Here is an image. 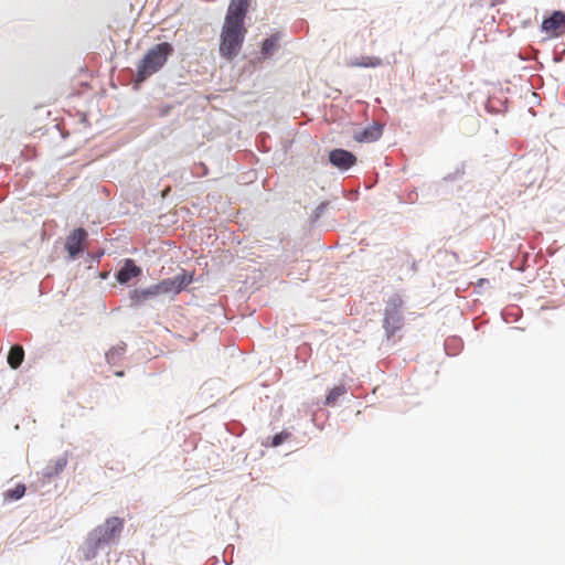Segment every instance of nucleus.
Instances as JSON below:
<instances>
[{
  "mask_svg": "<svg viewBox=\"0 0 565 565\" xmlns=\"http://www.w3.org/2000/svg\"><path fill=\"white\" fill-rule=\"evenodd\" d=\"M124 529V520L118 516L108 518L104 524L97 526L87 539V548L85 558L90 559L96 556L97 551L104 544L113 542L119 536Z\"/></svg>",
  "mask_w": 565,
  "mask_h": 565,
  "instance_id": "1",
  "label": "nucleus"
},
{
  "mask_svg": "<svg viewBox=\"0 0 565 565\" xmlns=\"http://www.w3.org/2000/svg\"><path fill=\"white\" fill-rule=\"evenodd\" d=\"M172 53L173 47L168 42L159 43L148 50L137 64L136 82L141 83L161 70Z\"/></svg>",
  "mask_w": 565,
  "mask_h": 565,
  "instance_id": "2",
  "label": "nucleus"
},
{
  "mask_svg": "<svg viewBox=\"0 0 565 565\" xmlns=\"http://www.w3.org/2000/svg\"><path fill=\"white\" fill-rule=\"evenodd\" d=\"M247 30L244 25L232 23L223 24L220 39V54L222 57L232 60L238 55Z\"/></svg>",
  "mask_w": 565,
  "mask_h": 565,
  "instance_id": "3",
  "label": "nucleus"
},
{
  "mask_svg": "<svg viewBox=\"0 0 565 565\" xmlns=\"http://www.w3.org/2000/svg\"><path fill=\"white\" fill-rule=\"evenodd\" d=\"M403 300L398 296L393 297L387 302L383 327L388 339H391L403 327V315L401 312Z\"/></svg>",
  "mask_w": 565,
  "mask_h": 565,
  "instance_id": "4",
  "label": "nucleus"
},
{
  "mask_svg": "<svg viewBox=\"0 0 565 565\" xmlns=\"http://www.w3.org/2000/svg\"><path fill=\"white\" fill-rule=\"evenodd\" d=\"M193 280V274L182 273L173 278L163 279L158 284V288L161 295L180 294L188 285Z\"/></svg>",
  "mask_w": 565,
  "mask_h": 565,
  "instance_id": "5",
  "label": "nucleus"
},
{
  "mask_svg": "<svg viewBox=\"0 0 565 565\" xmlns=\"http://www.w3.org/2000/svg\"><path fill=\"white\" fill-rule=\"evenodd\" d=\"M248 10V0H231L224 22L244 25Z\"/></svg>",
  "mask_w": 565,
  "mask_h": 565,
  "instance_id": "6",
  "label": "nucleus"
},
{
  "mask_svg": "<svg viewBox=\"0 0 565 565\" xmlns=\"http://www.w3.org/2000/svg\"><path fill=\"white\" fill-rule=\"evenodd\" d=\"M329 161L340 170H348L356 163V157L348 150L333 149L329 152Z\"/></svg>",
  "mask_w": 565,
  "mask_h": 565,
  "instance_id": "7",
  "label": "nucleus"
},
{
  "mask_svg": "<svg viewBox=\"0 0 565 565\" xmlns=\"http://www.w3.org/2000/svg\"><path fill=\"white\" fill-rule=\"evenodd\" d=\"M565 28V13L562 11H554L552 15L544 19L542 30L552 36H559Z\"/></svg>",
  "mask_w": 565,
  "mask_h": 565,
  "instance_id": "8",
  "label": "nucleus"
},
{
  "mask_svg": "<svg viewBox=\"0 0 565 565\" xmlns=\"http://www.w3.org/2000/svg\"><path fill=\"white\" fill-rule=\"evenodd\" d=\"M383 126L374 122L360 131H355L353 138L356 142H374L382 137Z\"/></svg>",
  "mask_w": 565,
  "mask_h": 565,
  "instance_id": "9",
  "label": "nucleus"
},
{
  "mask_svg": "<svg viewBox=\"0 0 565 565\" xmlns=\"http://www.w3.org/2000/svg\"><path fill=\"white\" fill-rule=\"evenodd\" d=\"M87 237V232L84 228L74 230L67 237L65 248L71 257H75L82 252V245Z\"/></svg>",
  "mask_w": 565,
  "mask_h": 565,
  "instance_id": "10",
  "label": "nucleus"
},
{
  "mask_svg": "<svg viewBox=\"0 0 565 565\" xmlns=\"http://www.w3.org/2000/svg\"><path fill=\"white\" fill-rule=\"evenodd\" d=\"M141 268L130 258L126 259L124 266L118 270L116 278L120 284L128 282L131 278L138 277Z\"/></svg>",
  "mask_w": 565,
  "mask_h": 565,
  "instance_id": "11",
  "label": "nucleus"
},
{
  "mask_svg": "<svg viewBox=\"0 0 565 565\" xmlns=\"http://www.w3.org/2000/svg\"><path fill=\"white\" fill-rule=\"evenodd\" d=\"M383 65L382 58L377 56H361L350 61L349 66L352 67H365L375 68Z\"/></svg>",
  "mask_w": 565,
  "mask_h": 565,
  "instance_id": "12",
  "label": "nucleus"
},
{
  "mask_svg": "<svg viewBox=\"0 0 565 565\" xmlns=\"http://www.w3.org/2000/svg\"><path fill=\"white\" fill-rule=\"evenodd\" d=\"M24 360V350L21 345H13L8 354V364L11 369H18Z\"/></svg>",
  "mask_w": 565,
  "mask_h": 565,
  "instance_id": "13",
  "label": "nucleus"
},
{
  "mask_svg": "<svg viewBox=\"0 0 565 565\" xmlns=\"http://www.w3.org/2000/svg\"><path fill=\"white\" fill-rule=\"evenodd\" d=\"M279 36L275 34L268 39H265L262 43V54L267 57L273 55L274 52L278 49Z\"/></svg>",
  "mask_w": 565,
  "mask_h": 565,
  "instance_id": "14",
  "label": "nucleus"
},
{
  "mask_svg": "<svg viewBox=\"0 0 565 565\" xmlns=\"http://www.w3.org/2000/svg\"><path fill=\"white\" fill-rule=\"evenodd\" d=\"M347 393V387L344 385H338L334 386L330 392L328 393L326 397V404L327 405H334L338 399L343 396Z\"/></svg>",
  "mask_w": 565,
  "mask_h": 565,
  "instance_id": "15",
  "label": "nucleus"
},
{
  "mask_svg": "<svg viewBox=\"0 0 565 565\" xmlns=\"http://www.w3.org/2000/svg\"><path fill=\"white\" fill-rule=\"evenodd\" d=\"M25 493L24 484H17L13 489H10L6 493V498L18 500L22 498Z\"/></svg>",
  "mask_w": 565,
  "mask_h": 565,
  "instance_id": "16",
  "label": "nucleus"
},
{
  "mask_svg": "<svg viewBox=\"0 0 565 565\" xmlns=\"http://www.w3.org/2000/svg\"><path fill=\"white\" fill-rule=\"evenodd\" d=\"M130 299H131L132 305H140V303L145 302L146 300H148V298L146 297V294L142 289L141 290L140 289L132 290L130 294Z\"/></svg>",
  "mask_w": 565,
  "mask_h": 565,
  "instance_id": "17",
  "label": "nucleus"
},
{
  "mask_svg": "<svg viewBox=\"0 0 565 565\" xmlns=\"http://www.w3.org/2000/svg\"><path fill=\"white\" fill-rule=\"evenodd\" d=\"M289 437L288 434L286 433H280V434H277L273 437V443L271 445L273 446H279L280 444H282L287 438Z\"/></svg>",
  "mask_w": 565,
  "mask_h": 565,
  "instance_id": "18",
  "label": "nucleus"
},
{
  "mask_svg": "<svg viewBox=\"0 0 565 565\" xmlns=\"http://www.w3.org/2000/svg\"><path fill=\"white\" fill-rule=\"evenodd\" d=\"M146 294V297L149 299L151 297H154V296H158V295H161L160 291H159V288H158V284L157 285H153L147 289H142Z\"/></svg>",
  "mask_w": 565,
  "mask_h": 565,
  "instance_id": "19",
  "label": "nucleus"
},
{
  "mask_svg": "<svg viewBox=\"0 0 565 565\" xmlns=\"http://www.w3.org/2000/svg\"><path fill=\"white\" fill-rule=\"evenodd\" d=\"M504 0H490L491 6H497L499 3H502Z\"/></svg>",
  "mask_w": 565,
  "mask_h": 565,
  "instance_id": "20",
  "label": "nucleus"
},
{
  "mask_svg": "<svg viewBox=\"0 0 565 565\" xmlns=\"http://www.w3.org/2000/svg\"><path fill=\"white\" fill-rule=\"evenodd\" d=\"M169 191H170V188H167V189L163 191L162 196L164 198Z\"/></svg>",
  "mask_w": 565,
  "mask_h": 565,
  "instance_id": "21",
  "label": "nucleus"
},
{
  "mask_svg": "<svg viewBox=\"0 0 565 565\" xmlns=\"http://www.w3.org/2000/svg\"><path fill=\"white\" fill-rule=\"evenodd\" d=\"M484 281H487V280H486V279H480V280H479V285L484 284Z\"/></svg>",
  "mask_w": 565,
  "mask_h": 565,
  "instance_id": "22",
  "label": "nucleus"
}]
</instances>
